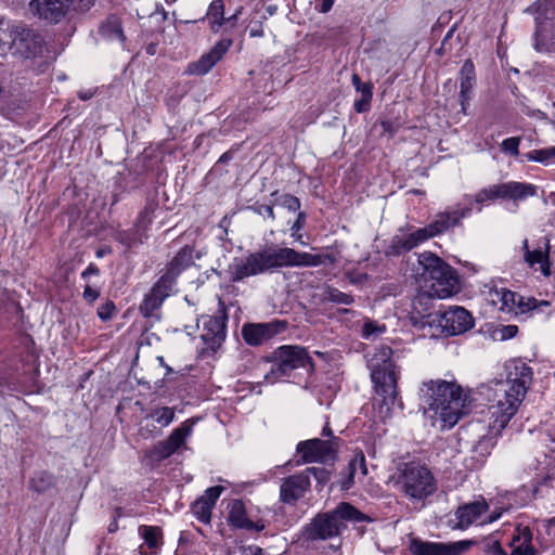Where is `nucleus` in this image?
Returning <instances> with one entry per match:
<instances>
[{
  "mask_svg": "<svg viewBox=\"0 0 555 555\" xmlns=\"http://www.w3.org/2000/svg\"><path fill=\"white\" fill-rule=\"evenodd\" d=\"M369 517L347 502L339 503L333 511L318 514L306 527L310 540H326L337 537L347 528V522L367 521Z\"/></svg>",
  "mask_w": 555,
  "mask_h": 555,
  "instance_id": "39448f33",
  "label": "nucleus"
},
{
  "mask_svg": "<svg viewBox=\"0 0 555 555\" xmlns=\"http://www.w3.org/2000/svg\"><path fill=\"white\" fill-rule=\"evenodd\" d=\"M506 379L495 388V402L488 409L490 422L488 433L480 436L474 452L485 457L490 454L495 439L516 414L532 383V370L520 360H512L505 365Z\"/></svg>",
  "mask_w": 555,
  "mask_h": 555,
  "instance_id": "f257e3e1",
  "label": "nucleus"
},
{
  "mask_svg": "<svg viewBox=\"0 0 555 555\" xmlns=\"http://www.w3.org/2000/svg\"><path fill=\"white\" fill-rule=\"evenodd\" d=\"M555 157V146L545 147L541 150H533L527 154L529 160L538 163H547Z\"/></svg>",
  "mask_w": 555,
  "mask_h": 555,
  "instance_id": "79ce46f5",
  "label": "nucleus"
},
{
  "mask_svg": "<svg viewBox=\"0 0 555 555\" xmlns=\"http://www.w3.org/2000/svg\"><path fill=\"white\" fill-rule=\"evenodd\" d=\"M475 545H477V541L475 540L443 543L412 538L410 540L409 551L411 555H463Z\"/></svg>",
  "mask_w": 555,
  "mask_h": 555,
  "instance_id": "9d476101",
  "label": "nucleus"
},
{
  "mask_svg": "<svg viewBox=\"0 0 555 555\" xmlns=\"http://www.w3.org/2000/svg\"><path fill=\"white\" fill-rule=\"evenodd\" d=\"M194 424L195 421L193 418L184 421L179 427L172 430L167 439L154 446L150 452V456L156 461L166 460L171 456L191 436Z\"/></svg>",
  "mask_w": 555,
  "mask_h": 555,
  "instance_id": "9b49d317",
  "label": "nucleus"
},
{
  "mask_svg": "<svg viewBox=\"0 0 555 555\" xmlns=\"http://www.w3.org/2000/svg\"><path fill=\"white\" fill-rule=\"evenodd\" d=\"M223 490L224 488L221 486L210 487L205 491V493L201 498H204L207 502L211 503V505L215 506L217 500L219 499Z\"/></svg>",
  "mask_w": 555,
  "mask_h": 555,
  "instance_id": "3c124183",
  "label": "nucleus"
},
{
  "mask_svg": "<svg viewBox=\"0 0 555 555\" xmlns=\"http://www.w3.org/2000/svg\"><path fill=\"white\" fill-rule=\"evenodd\" d=\"M502 338L507 339L514 337L517 332L518 327L516 325H506L502 328Z\"/></svg>",
  "mask_w": 555,
  "mask_h": 555,
  "instance_id": "4d7b16f0",
  "label": "nucleus"
},
{
  "mask_svg": "<svg viewBox=\"0 0 555 555\" xmlns=\"http://www.w3.org/2000/svg\"><path fill=\"white\" fill-rule=\"evenodd\" d=\"M386 326L378 324L376 321L366 320L362 327V337L365 339H373L385 333Z\"/></svg>",
  "mask_w": 555,
  "mask_h": 555,
  "instance_id": "a19ab883",
  "label": "nucleus"
},
{
  "mask_svg": "<svg viewBox=\"0 0 555 555\" xmlns=\"http://www.w3.org/2000/svg\"><path fill=\"white\" fill-rule=\"evenodd\" d=\"M263 211L270 219L273 220L275 218L272 206H263Z\"/></svg>",
  "mask_w": 555,
  "mask_h": 555,
  "instance_id": "338daca9",
  "label": "nucleus"
},
{
  "mask_svg": "<svg viewBox=\"0 0 555 555\" xmlns=\"http://www.w3.org/2000/svg\"><path fill=\"white\" fill-rule=\"evenodd\" d=\"M474 201L478 205L495 201L492 184L478 191L474 197Z\"/></svg>",
  "mask_w": 555,
  "mask_h": 555,
  "instance_id": "49530a36",
  "label": "nucleus"
},
{
  "mask_svg": "<svg viewBox=\"0 0 555 555\" xmlns=\"http://www.w3.org/2000/svg\"><path fill=\"white\" fill-rule=\"evenodd\" d=\"M439 271L441 273L433 275L425 285L428 287L430 295L441 299L449 298L460 289L459 278L455 270L447 262L442 264Z\"/></svg>",
  "mask_w": 555,
  "mask_h": 555,
  "instance_id": "f8f14e48",
  "label": "nucleus"
},
{
  "mask_svg": "<svg viewBox=\"0 0 555 555\" xmlns=\"http://www.w3.org/2000/svg\"><path fill=\"white\" fill-rule=\"evenodd\" d=\"M532 539L533 534L529 527H517L508 543L512 548L509 555H539Z\"/></svg>",
  "mask_w": 555,
  "mask_h": 555,
  "instance_id": "393cba45",
  "label": "nucleus"
},
{
  "mask_svg": "<svg viewBox=\"0 0 555 555\" xmlns=\"http://www.w3.org/2000/svg\"><path fill=\"white\" fill-rule=\"evenodd\" d=\"M232 43V39L219 40L209 52L203 54L197 61L189 63L185 74L195 76L206 75L223 57Z\"/></svg>",
  "mask_w": 555,
  "mask_h": 555,
  "instance_id": "2eb2a0df",
  "label": "nucleus"
},
{
  "mask_svg": "<svg viewBox=\"0 0 555 555\" xmlns=\"http://www.w3.org/2000/svg\"><path fill=\"white\" fill-rule=\"evenodd\" d=\"M240 555H266L262 548L258 546L240 547Z\"/></svg>",
  "mask_w": 555,
  "mask_h": 555,
  "instance_id": "6e6d98bb",
  "label": "nucleus"
},
{
  "mask_svg": "<svg viewBox=\"0 0 555 555\" xmlns=\"http://www.w3.org/2000/svg\"><path fill=\"white\" fill-rule=\"evenodd\" d=\"M304 463H324L334 457L336 449L333 440L319 438L300 441L296 448Z\"/></svg>",
  "mask_w": 555,
  "mask_h": 555,
  "instance_id": "4468645a",
  "label": "nucleus"
},
{
  "mask_svg": "<svg viewBox=\"0 0 555 555\" xmlns=\"http://www.w3.org/2000/svg\"><path fill=\"white\" fill-rule=\"evenodd\" d=\"M396 485L410 501L425 500L437 490V482L430 469L416 463H406L399 469Z\"/></svg>",
  "mask_w": 555,
  "mask_h": 555,
  "instance_id": "423d86ee",
  "label": "nucleus"
},
{
  "mask_svg": "<svg viewBox=\"0 0 555 555\" xmlns=\"http://www.w3.org/2000/svg\"><path fill=\"white\" fill-rule=\"evenodd\" d=\"M352 85L361 95H363V91H365L366 88L372 91V85L362 82L357 74L352 76Z\"/></svg>",
  "mask_w": 555,
  "mask_h": 555,
  "instance_id": "5fc2aeb1",
  "label": "nucleus"
},
{
  "mask_svg": "<svg viewBox=\"0 0 555 555\" xmlns=\"http://www.w3.org/2000/svg\"><path fill=\"white\" fill-rule=\"evenodd\" d=\"M475 321L472 313L463 307L450 306L448 310L440 311L431 336H455L474 327Z\"/></svg>",
  "mask_w": 555,
  "mask_h": 555,
  "instance_id": "1a4fd4ad",
  "label": "nucleus"
},
{
  "mask_svg": "<svg viewBox=\"0 0 555 555\" xmlns=\"http://www.w3.org/2000/svg\"><path fill=\"white\" fill-rule=\"evenodd\" d=\"M489 297L501 312L515 317L533 311L543 312L545 308L550 307V302L546 300L524 297L507 288L490 289Z\"/></svg>",
  "mask_w": 555,
  "mask_h": 555,
  "instance_id": "6e6552de",
  "label": "nucleus"
},
{
  "mask_svg": "<svg viewBox=\"0 0 555 555\" xmlns=\"http://www.w3.org/2000/svg\"><path fill=\"white\" fill-rule=\"evenodd\" d=\"M154 207L146 206L137 218V225L141 229H146L153 221Z\"/></svg>",
  "mask_w": 555,
  "mask_h": 555,
  "instance_id": "a18cd8bd",
  "label": "nucleus"
},
{
  "mask_svg": "<svg viewBox=\"0 0 555 555\" xmlns=\"http://www.w3.org/2000/svg\"><path fill=\"white\" fill-rule=\"evenodd\" d=\"M29 9L40 20L56 24L72 11V4L65 0H31Z\"/></svg>",
  "mask_w": 555,
  "mask_h": 555,
  "instance_id": "dca6fc26",
  "label": "nucleus"
},
{
  "mask_svg": "<svg viewBox=\"0 0 555 555\" xmlns=\"http://www.w3.org/2000/svg\"><path fill=\"white\" fill-rule=\"evenodd\" d=\"M242 11H243L242 7L237 8L236 11L231 16L225 18V24H230L231 26H234L237 18L242 14Z\"/></svg>",
  "mask_w": 555,
  "mask_h": 555,
  "instance_id": "052dcab7",
  "label": "nucleus"
},
{
  "mask_svg": "<svg viewBox=\"0 0 555 555\" xmlns=\"http://www.w3.org/2000/svg\"><path fill=\"white\" fill-rule=\"evenodd\" d=\"M304 473L308 474L309 479L312 476L321 485H324L330 480V472L323 467H308Z\"/></svg>",
  "mask_w": 555,
  "mask_h": 555,
  "instance_id": "c03bdc74",
  "label": "nucleus"
},
{
  "mask_svg": "<svg viewBox=\"0 0 555 555\" xmlns=\"http://www.w3.org/2000/svg\"><path fill=\"white\" fill-rule=\"evenodd\" d=\"M310 486L311 482L308 478V474H305L304 470L288 476L282 479L280 486V501L285 504L294 505L306 495L310 490Z\"/></svg>",
  "mask_w": 555,
  "mask_h": 555,
  "instance_id": "f3484780",
  "label": "nucleus"
},
{
  "mask_svg": "<svg viewBox=\"0 0 555 555\" xmlns=\"http://www.w3.org/2000/svg\"><path fill=\"white\" fill-rule=\"evenodd\" d=\"M493 552L496 555H507L506 551L503 550V547L501 546V544L499 542H495L493 544Z\"/></svg>",
  "mask_w": 555,
  "mask_h": 555,
  "instance_id": "69168bd1",
  "label": "nucleus"
},
{
  "mask_svg": "<svg viewBox=\"0 0 555 555\" xmlns=\"http://www.w3.org/2000/svg\"><path fill=\"white\" fill-rule=\"evenodd\" d=\"M332 255H313L297 251L289 247H264L248 254L244 258H235L228 272L232 282H241L249 276L274 272L284 267H318L333 264Z\"/></svg>",
  "mask_w": 555,
  "mask_h": 555,
  "instance_id": "f03ea898",
  "label": "nucleus"
},
{
  "mask_svg": "<svg viewBox=\"0 0 555 555\" xmlns=\"http://www.w3.org/2000/svg\"><path fill=\"white\" fill-rule=\"evenodd\" d=\"M100 296V292L90 285H86L82 297L86 301L92 304Z\"/></svg>",
  "mask_w": 555,
  "mask_h": 555,
  "instance_id": "864d4df0",
  "label": "nucleus"
},
{
  "mask_svg": "<svg viewBox=\"0 0 555 555\" xmlns=\"http://www.w3.org/2000/svg\"><path fill=\"white\" fill-rule=\"evenodd\" d=\"M101 34L111 40L125 41L121 23L118 17L109 16L100 28Z\"/></svg>",
  "mask_w": 555,
  "mask_h": 555,
  "instance_id": "2f4dec72",
  "label": "nucleus"
},
{
  "mask_svg": "<svg viewBox=\"0 0 555 555\" xmlns=\"http://www.w3.org/2000/svg\"><path fill=\"white\" fill-rule=\"evenodd\" d=\"M139 534L150 548L158 547L163 544V532L159 527L155 526H140Z\"/></svg>",
  "mask_w": 555,
  "mask_h": 555,
  "instance_id": "473e14b6",
  "label": "nucleus"
},
{
  "mask_svg": "<svg viewBox=\"0 0 555 555\" xmlns=\"http://www.w3.org/2000/svg\"><path fill=\"white\" fill-rule=\"evenodd\" d=\"M229 519L233 526L242 529L261 531L266 527L264 524L254 522L247 518L242 501H234L232 503Z\"/></svg>",
  "mask_w": 555,
  "mask_h": 555,
  "instance_id": "cd10ccee",
  "label": "nucleus"
},
{
  "mask_svg": "<svg viewBox=\"0 0 555 555\" xmlns=\"http://www.w3.org/2000/svg\"><path fill=\"white\" fill-rule=\"evenodd\" d=\"M322 435L325 436V437H333V431L332 429L330 428L328 424H326L322 430Z\"/></svg>",
  "mask_w": 555,
  "mask_h": 555,
  "instance_id": "774afa93",
  "label": "nucleus"
},
{
  "mask_svg": "<svg viewBox=\"0 0 555 555\" xmlns=\"http://www.w3.org/2000/svg\"><path fill=\"white\" fill-rule=\"evenodd\" d=\"M192 262V253L188 248L181 249L168 263L167 269L180 274Z\"/></svg>",
  "mask_w": 555,
  "mask_h": 555,
  "instance_id": "e433bc0d",
  "label": "nucleus"
},
{
  "mask_svg": "<svg viewBox=\"0 0 555 555\" xmlns=\"http://www.w3.org/2000/svg\"><path fill=\"white\" fill-rule=\"evenodd\" d=\"M115 311H116L115 304L111 300H107L105 304L101 305L98 308V317L102 321H108L113 318Z\"/></svg>",
  "mask_w": 555,
  "mask_h": 555,
  "instance_id": "de8ad7c7",
  "label": "nucleus"
},
{
  "mask_svg": "<svg viewBox=\"0 0 555 555\" xmlns=\"http://www.w3.org/2000/svg\"><path fill=\"white\" fill-rule=\"evenodd\" d=\"M443 263L444 261L434 253L424 251L417 257L416 272L424 283H427L433 275L441 273L439 269H441Z\"/></svg>",
  "mask_w": 555,
  "mask_h": 555,
  "instance_id": "bb28decb",
  "label": "nucleus"
},
{
  "mask_svg": "<svg viewBox=\"0 0 555 555\" xmlns=\"http://www.w3.org/2000/svg\"><path fill=\"white\" fill-rule=\"evenodd\" d=\"M17 52L25 57H35L41 55L43 51L42 37L28 28H15V33L11 42Z\"/></svg>",
  "mask_w": 555,
  "mask_h": 555,
  "instance_id": "6ab92c4d",
  "label": "nucleus"
},
{
  "mask_svg": "<svg viewBox=\"0 0 555 555\" xmlns=\"http://www.w3.org/2000/svg\"><path fill=\"white\" fill-rule=\"evenodd\" d=\"M373 96V91L369 90L367 88L365 91H363V95H361L360 100L354 101V109L358 113H363L369 109L370 102Z\"/></svg>",
  "mask_w": 555,
  "mask_h": 555,
  "instance_id": "8fccbe9b",
  "label": "nucleus"
},
{
  "mask_svg": "<svg viewBox=\"0 0 555 555\" xmlns=\"http://www.w3.org/2000/svg\"><path fill=\"white\" fill-rule=\"evenodd\" d=\"M273 330L270 324H247L242 328L244 340L250 346L261 345L263 341L271 338Z\"/></svg>",
  "mask_w": 555,
  "mask_h": 555,
  "instance_id": "c85d7f7f",
  "label": "nucleus"
},
{
  "mask_svg": "<svg viewBox=\"0 0 555 555\" xmlns=\"http://www.w3.org/2000/svg\"><path fill=\"white\" fill-rule=\"evenodd\" d=\"M501 516H502V511H494V512H492V513L488 516V518H487V520H486L485 522H486V524L494 522V521H496Z\"/></svg>",
  "mask_w": 555,
  "mask_h": 555,
  "instance_id": "e2e57ef3",
  "label": "nucleus"
},
{
  "mask_svg": "<svg viewBox=\"0 0 555 555\" xmlns=\"http://www.w3.org/2000/svg\"><path fill=\"white\" fill-rule=\"evenodd\" d=\"M225 323L227 317L222 313L203 319L201 338L211 351L217 350L225 339Z\"/></svg>",
  "mask_w": 555,
  "mask_h": 555,
  "instance_id": "a211bd4d",
  "label": "nucleus"
},
{
  "mask_svg": "<svg viewBox=\"0 0 555 555\" xmlns=\"http://www.w3.org/2000/svg\"><path fill=\"white\" fill-rule=\"evenodd\" d=\"M54 486V478L52 475L41 472L34 476L30 480V488L36 492H46Z\"/></svg>",
  "mask_w": 555,
  "mask_h": 555,
  "instance_id": "58836bf2",
  "label": "nucleus"
},
{
  "mask_svg": "<svg viewBox=\"0 0 555 555\" xmlns=\"http://www.w3.org/2000/svg\"><path fill=\"white\" fill-rule=\"evenodd\" d=\"M519 138L512 137L503 140L501 147L504 152L517 156L519 154Z\"/></svg>",
  "mask_w": 555,
  "mask_h": 555,
  "instance_id": "09e8293b",
  "label": "nucleus"
},
{
  "mask_svg": "<svg viewBox=\"0 0 555 555\" xmlns=\"http://www.w3.org/2000/svg\"><path fill=\"white\" fill-rule=\"evenodd\" d=\"M215 506L207 502L204 498H198L192 504V512L195 517L204 524H208L211 519V512Z\"/></svg>",
  "mask_w": 555,
  "mask_h": 555,
  "instance_id": "4c0bfd02",
  "label": "nucleus"
},
{
  "mask_svg": "<svg viewBox=\"0 0 555 555\" xmlns=\"http://www.w3.org/2000/svg\"><path fill=\"white\" fill-rule=\"evenodd\" d=\"M249 36L250 37H262L263 36L262 25L258 24V25L251 27L249 30Z\"/></svg>",
  "mask_w": 555,
  "mask_h": 555,
  "instance_id": "680f3d73",
  "label": "nucleus"
},
{
  "mask_svg": "<svg viewBox=\"0 0 555 555\" xmlns=\"http://www.w3.org/2000/svg\"><path fill=\"white\" fill-rule=\"evenodd\" d=\"M155 420L162 427L169 426L175 420V409L169 406H155L146 415V418Z\"/></svg>",
  "mask_w": 555,
  "mask_h": 555,
  "instance_id": "c9c22d12",
  "label": "nucleus"
},
{
  "mask_svg": "<svg viewBox=\"0 0 555 555\" xmlns=\"http://www.w3.org/2000/svg\"><path fill=\"white\" fill-rule=\"evenodd\" d=\"M348 469L349 472L347 477L341 481V489L344 490H348L353 485V479L358 472H360L362 476L367 474L364 454H357L354 459L349 463Z\"/></svg>",
  "mask_w": 555,
  "mask_h": 555,
  "instance_id": "7c9ffc66",
  "label": "nucleus"
},
{
  "mask_svg": "<svg viewBox=\"0 0 555 555\" xmlns=\"http://www.w3.org/2000/svg\"><path fill=\"white\" fill-rule=\"evenodd\" d=\"M429 238L426 228H420L409 234L396 235L390 247L395 254L406 253Z\"/></svg>",
  "mask_w": 555,
  "mask_h": 555,
  "instance_id": "a878e982",
  "label": "nucleus"
},
{
  "mask_svg": "<svg viewBox=\"0 0 555 555\" xmlns=\"http://www.w3.org/2000/svg\"><path fill=\"white\" fill-rule=\"evenodd\" d=\"M206 16L209 21L210 29L214 33H218L221 26L225 25L223 1L214 0L208 8Z\"/></svg>",
  "mask_w": 555,
  "mask_h": 555,
  "instance_id": "c756f323",
  "label": "nucleus"
},
{
  "mask_svg": "<svg viewBox=\"0 0 555 555\" xmlns=\"http://www.w3.org/2000/svg\"><path fill=\"white\" fill-rule=\"evenodd\" d=\"M282 205L289 211H296L300 208V202L297 197L286 194L281 198Z\"/></svg>",
  "mask_w": 555,
  "mask_h": 555,
  "instance_id": "603ef678",
  "label": "nucleus"
},
{
  "mask_svg": "<svg viewBox=\"0 0 555 555\" xmlns=\"http://www.w3.org/2000/svg\"><path fill=\"white\" fill-rule=\"evenodd\" d=\"M460 104L463 114H467V107L472 99L473 89L476 82L475 66L470 60H466L461 68Z\"/></svg>",
  "mask_w": 555,
  "mask_h": 555,
  "instance_id": "b1692460",
  "label": "nucleus"
},
{
  "mask_svg": "<svg viewBox=\"0 0 555 555\" xmlns=\"http://www.w3.org/2000/svg\"><path fill=\"white\" fill-rule=\"evenodd\" d=\"M435 296L428 293L418 294L412 301L410 319L414 326L418 328H434L439 318L440 311H433V298Z\"/></svg>",
  "mask_w": 555,
  "mask_h": 555,
  "instance_id": "ddd939ff",
  "label": "nucleus"
},
{
  "mask_svg": "<svg viewBox=\"0 0 555 555\" xmlns=\"http://www.w3.org/2000/svg\"><path fill=\"white\" fill-rule=\"evenodd\" d=\"M304 223H305V216L304 214H299L298 217H297V220L294 222V224L292 225L291 230H292V236H295L297 234V232L300 231V229L304 227Z\"/></svg>",
  "mask_w": 555,
  "mask_h": 555,
  "instance_id": "13d9d810",
  "label": "nucleus"
},
{
  "mask_svg": "<svg viewBox=\"0 0 555 555\" xmlns=\"http://www.w3.org/2000/svg\"><path fill=\"white\" fill-rule=\"evenodd\" d=\"M421 405L425 412H433V418L442 428H452L467 413L468 393L455 382L443 379L423 383L420 389Z\"/></svg>",
  "mask_w": 555,
  "mask_h": 555,
  "instance_id": "7ed1b4c3",
  "label": "nucleus"
},
{
  "mask_svg": "<svg viewBox=\"0 0 555 555\" xmlns=\"http://www.w3.org/2000/svg\"><path fill=\"white\" fill-rule=\"evenodd\" d=\"M307 366H312V361L305 348L281 346L273 352L272 366L264 378L269 383H275L294 370Z\"/></svg>",
  "mask_w": 555,
  "mask_h": 555,
  "instance_id": "0eeeda50",
  "label": "nucleus"
},
{
  "mask_svg": "<svg viewBox=\"0 0 555 555\" xmlns=\"http://www.w3.org/2000/svg\"><path fill=\"white\" fill-rule=\"evenodd\" d=\"M524 259L526 263L533 268L539 264L540 271L544 276L552 274L551 262H550V240L543 237L542 245L539 244L533 249H530L529 242L527 238L522 241Z\"/></svg>",
  "mask_w": 555,
  "mask_h": 555,
  "instance_id": "aec40b11",
  "label": "nucleus"
},
{
  "mask_svg": "<svg viewBox=\"0 0 555 555\" xmlns=\"http://www.w3.org/2000/svg\"><path fill=\"white\" fill-rule=\"evenodd\" d=\"M495 199L522 201L537 194V186L530 183L508 181L492 184Z\"/></svg>",
  "mask_w": 555,
  "mask_h": 555,
  "instance_id": "412c9836",
  "label": "nucleus"
},
{
  "mask_svg": "<svg viewBox=\"0 0 555 555\" xmlns=\"http://www.w3.org/2000/svg\"><path fill=\"white\" fill-rule=\"evenodd\" d=\"M99 273H100L99 268L95 264L90 263L87 267V269L81 273V278L87 279L89 275H98Z\"/></svg>",
  "mask_w": 555,
  "mask_h": 555,
  "instance_id": "bf43d9fd",
  "label": "nucleus"
},
{
  "mask_svg": "<svg viewBox=\"0 0 555 555\" xmlns=\"http://www.w3.org/2000/svg\"><path fill=\"white\" fill-rule=\"evenodd\" d=\"M391 357L392 349L382 346L370 360L371 377L376 395L382 398L380 413H384L383 409L385 408V417L390 415V411L396 404L400 410L403 409L402 401L398 400V374Z\"/></svg>",
  "mask_w": 555,
  "mask_h": 555,
  "instance_id": "20e7f679",
  "label": "nucleus"
},
{
  "mask_svg": "<svg viewBox=\"0 0 555 555\" xmlns=\"http://www.w3.org/2000/svg\"><path fill=\"white\" fill-rule=\"evenodd\" d=\"M472 208L466 207L463 209H456L450 212L438 214L435 220L429 223L426 228L430 237L437 236L450 228L456 225L460 220L469 215Z\"/></svg>",
  "mask_w": 555,
  "mask_h": 555,
  "instance_id": "5701e85b",
  "label": "nucleus"
},
{
  "mask_svg": "<svg viewBox=\"0 0 555 555\" xmlns=\"http://www.w3.org/2000/svg\"><path fill=\"white\" fill-rule=\"evenodd\" d=\"M94 92L92 90H87V91H80L78 93V96L82 100V101H87L89 99H91L93 96Z\"/></svg>",
  "mask_w": 555,
  "mask_h": 555,
  "instance_id": "0e129e2a",
  "label": "nucleus"
},
{
  "mask_svg": "<svg viewBox=\"0 0 555 555\" xmlns=\"http://www.w3.org/2000/svg\"><path fill=\"white\" fill-rule=\"evenodd\" d=\"M14 33L15 28L10 29L9 25L0 20V54H4L11 49Z\"/></svg>",
  "mask_w": 555,
  "mask_h": 555,
  "instance_id": "ea45409f",
  "label": "nucleus"
},
{
  "mask_svg": "<svg viewBox=\"0 0 555 555\" xmlns=\"http://www.w3.org/2000/svg\"><path fill=\"white\" fill-rule=\"evenodd\" d=\"M178 275L173 271L166 269V272L158 279L152 289L164 298L168 297Z\"/></svg>",
  "mask_w": 555,
  "mask_h": 555,
  "instance_id": "f704fd0d",
  "label": "nucleus"
},
{
  "mask_svg": "<svg viewBox=\"0 0 555 555\" xmlns=\"http://www.w3.org/2000/svg\"><path fill=\"white\" fill-rule=\"evenodd\" d=\"M489 509V504L483 498L463 504L455 511L457 520L455 528L465 530L474 525Z\"/></svg>",
  "mask_w": 555,
  "mask_h": 555,
  "instance_id": "4be33fe9",
  "label": "nucleus"
},
{
  "mask_svg": "<svg viewBox=\"0 0 555 555\" xmlns=\"http://www.w3.org/2000/svg\"><path fill=\"white\" fill-rule=\"evenodd\" d=\"M325 298L332 302L350 305L353 302V298L351 295L340 292L336 288L328 287L325 293Z\"/></svg>",
  "mask_w": 555,
  "mask_h": 555,
  "instance_id": "37998d69",
  "label": "nucleus"
},
{
  "mask_svg": "<svg viewBox=\"0 0 555 555\" xmlns=\"http://www.w3.org/2000/svg\"><path fill=\"white\" fill-rule=\"evenodd\" d=\"M164 299L165 298L162 297V295H158L156 292L151 289L150 293L144 296V299L140 305V312L146 318L152 317L153 313L162 306Z\"/></svg>",
  "mask_w": 555,
  "mask_h": 555,
  "instance_id": "72a5a7b5",
  "label": "nucleus"
}]
</instances>
